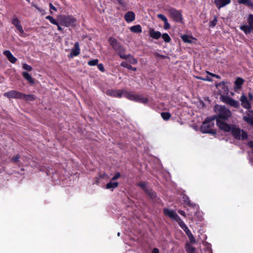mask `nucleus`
I'll list each match as a JSON object with an SVG mask.
<instances>
[{"label": "nucleus", "instance_id": "f257e3e1", "mask_svg": "<svg viewBox=\"0 0 253 253\" xmlns=\"http://www.w3.org/2000/svg\"><path fill=\"white\" fill-rule=\"evenodd\" d=\"M216 115L212 116L214 120L227 121L232 115L231 111L225 106L216 105L215 106Z\"/></svg>", "mask_w": 253, "mask_h": 253}, {"label": "nucleus", "instance_id": "f03ea898", "mask_svg": "<svg viewBox=\"0 0 253 253\" xmlns=\"http://www.w3.org/2000/svg\"><path fill=\"white\" fill-rule=\"evenodd\" d=\"M3 95L9 99H19L27 102L33 101L36 99V96L33 94H25L20 91L14 90L5 92Z\"/></svg>", "mask_w": 253, "mask_h": 253}, {"label": "nucleus", "instance_id": "7ed1b4c3", "mask_svg": "<svg viewBox=\"0 0 253 253\" xmlns=\"http://www.w3.org/2000/svg\"><path fill=\"white\" fill-rule=\"evenodd\" d=\"M213 121H214V118H212V117H208L205 119L200 127V130L203 133L215 135V130L212 128L214 126Z\"/></svg>", "mask_w": 253, "mask_h": 253}, {"label": "nucleus", "instance_id": "20e7f679", "mask_svg": "<svg viewBox=\"0 0 253 253\" xmlns=\"http://www.w3.org/2000/svg\"><path fill=\"white\" fill-rule=\"evenodd\" d=\"M109 43L112 46V47L117 51H118L120 54V56L122 58L126 59L127 58H128L129 59L131 58L133 61L132 63H135L136 61L135 60L131 57V56H126L123 54L122 52L124 51V49L123 47L121 45V44L118 42V41L112 38L111 37L109 39Z\"/></svg>", "mask_w": 253, "mask_h": 253}, {"label": "nucleus", "instance_id": "39448f33", "mask_svg": "<svg viewBox=\"0 0 253 253\" xmlns=\"http://www.w3.org/2000/svg\"><path fill=\"white\" fill-rule=\"evenodd\" d=\"M60 24L65 27H75L76 25L77 19L72 15H60L57 16Z\"/></svg>", "mask_w": 253, "mask_h": 253}, {"label": "nucleus", "instance_id": "423d86ee", "mask_svg": "<svg viewBox=\"0 0 253 253\" xmlns=\"http://www.w3.org/2000/svg\"><path fill=\"white\" fill-rule=\"evenodd\" d=\"M125 97L133 101L146 104L148 103L149 99L147 97H143L142 95L133 94L130 92H125Z\"/></svg>", "mask_w": 253, "mask_h": 253}, {"label": "nucleus", "instance_id": "0eeeda50", "mask_svg": "<svg viewBox=\"0 0 253 253\" xmlns=\"http://www.w3.org/2000/svg\"><path fill=\"white\" fill-rule=\"evenodd\" d=\"M233 137L237 140H246L248 138L247 133L239 127H237L235 125L232 126L230 130Z\"/></svg>", "mask_w": 253, "mask_h": 253}, {"label": "nucleus", "instance_id": "6e6552de", "mask_svg": "<svg viewBox=\"0 0 253 253\" xmlns=\"http://www.w3.org/2000/svg\"><path fill=\"white\" fill-rule=\"evenodd\" d=\"M170 17L175 21L182 23L183 17L181 11L174 8H170L168 10Z\"/></svg>", "mask_w": 253, "mask_h": 253}, {"label": "nucleus", "instance_id": "1a4fd4ad", "mask_svg": "<svg viewBox=\"0 0 253 253\" xmlns=\"http://www.w3.org/2000/svg\"><path fill=\"white\" fill-rule=\"evenodd\" d=\"M248 25H244L240 26V29L244 32L246 34H248L251 33L253 30V15L250 14L248 16Z\"/></svg>", "mask_w": 253, "mask_h": 253}, {"label": "nucleus", "instance_id": "9d476101", "mask_svg": "<svg viewBox=\"0 0 253 253\" xmlns=\"http://www.w3.org/2000/svg\"><path fill=\"white\" fill-rule=\"evenodd\" d=\"M221 100L230 105L232 107H233L236 108H238L240 107V104L238 101H236L231 97L225 96V95H221L220 96Z\"/></svg>", "mask_w": 253, "mask_h": 253}, {"label": "nucleus", "instance_id": "9b49d317", "mask_svg": "<svg viewBox=\"0 0 253 253\" xmlns=\"http://www.w3.org/2000/svg\"><path fill=\"white\" fill-rule=\"evenodd\" d=\"M127 92L125 90H113L108 89L106 91V94L113 97L121 98L124 95L125 97V92Z\"/></svg>", "mask_w": 253, "mask_h": 253}, {"label": "nucleus", "instance_id": "f8f14e48", "mask_svg": "<svg viewBox=\"0 0 253 253\" xmlns=\"http://www.w3.org/2000/svg\"><path fill=\"white\" fill-rule=\"evenodd\" d=\"M163 212L165 215L169 216L173 220L175 221L180 220V217L174 211L170 210L167 208H165L163 210Z\"/></svg>", "mask_w": 253, "mask_h": 253}, {"label": "nucleus", "instance_id": "ddd939ff", "mask_svg": "<svg viewBox=\"0 0 253 253\" xmlns=\"http://www.w3.org/2000/svg\"><path fill=\"white\" fill-rule=\"evenodd\" d=\"M246 115L243 118V120L247 124L253 126V110H249L246 112Z\"/></svg>", "mask_w": 253, "mask_h": 253}, {"label": "nucleus", "instance_id": "4468645a", "mask_svg": "<svg viewBox=\"0 0 253 253\" xmlns=\"http://www.w3.org/2000/svg\"><path fill=\"white\" fill-rule=\"evenodd\" d=\"M225 121H216V125L221 130L225 132L230 131L232 126L229 125L224 122Z\"/></svg>", "mask_w": 253, "mask_h": 253}, {"label": "nucleus", "instance_id": "2eb2a0df", "mask_svg": "<svg viewBox=\"0 0 253 253\" xmlns=\"http://www.w3.org/2000/svg\"><path fill=\"white\" fill-rule=\"evenodd\" d=\"M11 22L12 24L15 26L17 30L20 33L21 35L24 34V31L20 24V21L16 17H15L12 19Z\"/></svg>", "mask_w": 253, "mask_h": 253}, {"label": "nucleus", "instance_id": "dca6fc26", "mask_svg": "<svg viewBox=\"0 0 253 253\" xmlns=\"http://www.w3.org/2000/svg\"><path fill=\"white\" fill-rule=\"evenodd\" d=\"M240 100L243 107L247 109H250L251 108V104L245 95L243 94L241 96Z\"/></svg>", "mask_w": 253, "mask_h": 253}, {"label": "nucleus", "instance_id": "f3484780", "mask_svg": "<svg viewBox=\"0 0 253 253\" xmlns=\"http://www.w3.org/2000/svg\"><path fill=\"white\" fill-rule=\"evenodd\" d=\"M231 2V0H214V3L218 9L224 7Z\"/></svg>", "mask_w": 253, "mask_h": 253}, {"label": "nucleus", "instance_id": "a211bd4d", "mask_svg": "<svg viewBox=\"0 0 253 253\" xmlns=\"http://www.w3.org/2000/svg\"><path fill=\"white\" fill-rule=\"evenodd\" d=\"M216 86L217 88H219V91L220 92V93H227L228 88L226 86L225 83L224 81L216 84Z\"/></svg>", "mask_w": 253, "mask_h": 253}, {"label": "nucleus", "instance_id": "6ab92c4d", "mask_svg": "<svg viewBox=\"0 0 253 253\" xmlns=\"http://www.w3.org/2000/svg\"><path fill=\"white\" fill-rule=\"evenodd\" d=\"M157 17L162 20L164 22V28L165 30L169 29L170 27V24L169 23L167 17L162 14H158Z\"/></svg>", "mask_w": 253, "mask_h": 253}, {"label": "nucleus", "instance_id": "aec40b11", "mask_svg": "<svg viewBox=\"0 0 253 253\" xmlns=\"http://www.w3.org/2000/svg\"><path fill=\"white\" fill-rule=\"evenodd\" d=\"M149 36L154 39H159L161 36V33L159 31H155L154 29L150 28L149 30Z\"/></svg>", "mask_w": 253, "mask_h": 253}, {"label": "nucleus", "instance_id": "412c9836", "mask_svg": "<svg viewBox=\"0 0 253 253\" xmlns=\"http://www.w3.org/2000/svg\"><path fill=\"white\" fill-rule=\"evenodd\" d=\"M124 18L127 22H132L135 20V14L132 11H128L125 15Z\"/></svg>", "mask_w": 253, "mask_h": 253}, {"label": "nucleus", "instance_id": "4be33fe9", "mask_svg": "<svg viewBox=\"0 0 253 253\" xmlns=\"http://www.w3.org/2000/svg\"><path fill=\"white\" fill-rule=\"evenodd\" d=\"M3 54L11 63H13L16 62L17 59L13 56L10 51L5 50L3 52Z\"/></svg>", "mask_w": 253, "mask_h": 253}, {"label": "nucleus", "instance_id": "5701e85b", "mask_svg": "<svg viewBox=\"0 0 253 253\" xmlns=\"http://www.w3.org/2000/svg\"><path fill=\"white\" fill-rule=\"evenodd\" d=\"M181 38L184 42L189 43H193L196 40L195 38L186 35L181 36Z\"/></svg>", "mask_w": 253, "mask_h": 253}, {"label": "nucleus", "instance_id": "b1692460", "mask_svg": "<svg viewBox=\"0 0 253 253\" xmlns=\"http://www.w3.org/2000/svg\"><path fill=\"white\" fill-rule=\"evenodd\" d=\"M23 77L30 84H34V79L27 72H23L22 73Z\"/></svg>", "mask_w": 253, "mask_h": 253}, {"label": "nucleus", "instance_id": "393cba45", "mask_svg": "<svg viewBox=\"0 0 253 253\" xmlns=\"http://www.w3.org/2000/svg\"><path fill=\"white\" fill-rule=\"evenodd\" d=\"M80 53V48L79 44L78 42H76L74 45V48L72 49L70 56L72 57L73 56H77Z\"/></svg>", "mask_w": 253, "mask_h": 253}, {"label": "nucleus", "instance_id": "a878e982", "mask_svg": "<svg viewBox=\"0 0 253 253\" xmlns=\"http://www.w3.org/2000/svg\"><path fill=\"white\" fill-rule=\"evenodd\" d=\"M182 199L183 202L189 207L194 208L197 206L196 204L191 203V201L189 199V198L186 195H184L183 196Z\"/></svg>", "mask_w": 253, "mask_h": 253}, {"label": "nucleus", "instance_id": "bb28decb", "mask_svg": "<svg viewBox=\"0 0 253 253\" xmlns=\"http://www.w3.org/2000/svg\"><path fill=\"white\" fill-rule=\"evenodd\" d=\"M131 32L135 33H140L142 32V28L140 25H136L129 28Z\"/></svg>", "mask_w": 253, "mask_h": 253}, {"label": "nucleus", "instance_id": "cd10ccee", "mask_svg": "<svg viewBox=\"0 0 253 253\" xmlns=\"http://www.w3.org/2000/svg\"><path fill=\"white\" fill-rule=\"evenodd\" d=\"M244 80L240 77L236 78L235 82V87L237 89H240L243 84Z\"/></svg>", "mask_w": 253, "mask_h": 253}, {"label": "nucleus", "instance_id": "c85d7f7f", "mask_svg": "<svg viewBox=\"0 0 253 253\" xmlns=\"http://www.w3.org/2000/svg\"><path fill=\"white\" fill-rule=\"evenodd\" d=\"M119 185V182H112V181H110L109 183H108L106 185V188L108 189H115L118 187Z\"/></svg>", "mask_w": 253, "mask_h": 253}, {"label": "nucleus", "instance_id": "c756f323", "mask_svg": "<svg viewBox=\"0 0 253 253\" xmlns=\"http://www.w3.org/2000/svg\"><path fill=\"white\" fill-rule=\"evenodd\" d=\"M185 250L187 253H196V249L190 245L189 243L185 244Z\"/></svg>", "mask_w": 253, "mask_h": 253}, {"label": "nucleus", "instance_id": "7c9ffc66", "mask_svg": "<svg viewBox=\"0 0 253 253\" xmlns=\"http://www.w3.org/2000/svg\"><path fill=\"white\" fill-rule=\"evenodd\" d=\"M153 200H155L157 197L156 193L152 189H148L145 192Z\"/></svg>", "mask_w": 253, "mask_h": 253}, {"label": "nucleus", "instance_id": "2f4dec72", "mask_svg": "<svg viewBox=\"0 0 253 253\" xmlns=\"http://www.w3.org/2000/svg\"><path fill=\"white\" fill-rule=\"evenodd\" d=\"M238 3L253 8V2L251 0H238Z\"/></svg>", "mask_w": 253, "mask_h": 253}, {"label": "nucleus", "instance_id": "473e14b6", "mask_svg": "<svg viewBox=\"0 0 253 253\" xmlns=\"http://www.w3.org/2000/svg\"><path fill=\"white\" fill-rule=\"evenodd\" d=\"M161 115L162 118L165 121L169 120L171 116L170 113L169 112H162Z\"/></svg>", "mask_w": 253, "mask_h": 253}, {"label": "nucleus", "instance_id": "72a5a7b5", "mask_svg": "<svg viewBox=\"0 0 253 253\" xmlns=\"http://www.w3.org/2000/svg\"><path fill=\"white\" fill-rule=\"evenodd\" d=\"M137 186L140 187L144 192H145L148 190V188L146 187V183L145 182L138 183L137 184Z\"/></svg>", "mask_w": 253, "mask_h": 253}, {"label": "nucleus", "instance_id": "f704fd0d", "mask_svg": "<svg viewBox=\"0 0 253 253\" xmlns=\"http://www.w3.org/2000/svg\"><path fill=\"white\" fill-rule=\"evenodd\" d=\"M45 18L47 20H48L51 23H52V24H54V25H58V22L55 19L53 18V17L51 16H47Z\"/></svg>", "mask_w": 253, "mask_h": 253}, {"label": "nucleus", "instance_id": "c9c22d12", "mask_svg": "<svg viewBox=\"0 0 253 253\" xmlns=\"http://www.w3.org/2000/svg\"><path fill=\"white\" fill-rule=\"evenodd\" d=\"M162 37L163 39L164 40V41L167 42H169L171 40L170 37L167 33L163 34L162 35Z\"/></svg>", "mask_w": 253, "mask_h": 253}, {"label": "nucleus", "instance_id": "e433bc0d", "mask_svg": "<svg viewBox=\"0 0 253 253\" xmlns=\"http://www.w3.org/2000/svg\"><path fill=\"white\" fill-rule=\"evenodd\" d=\"M179 225V226L183 230L187 227V225L184 223V222L182 220L181 218L180 217L179 220L176 221Z\"/></svg>", "mask_w": 253, "mask_h": 253}, {"label": "nucleus", "instance_id": "4c0bfd02", "mask_svg": "<svg viewBox=\"0 0 253 253\" xmlns=\"http://www.w3.org/2000/svg\"><path fill=\"white\" fill-rule=\"evenodd\" d=\"M121 65L128 70H131L133 71H135L136 70V68L132 67L131 64H121Z\"/></svg>", "mask_w": 253, "mask_h": 253}, {"label": "nucleus", "instance_id": "58836bf2", "mask_svg": "<svg viewBox=\"0 0 253 253\" xmlns=\"http://www.w3.org/2000/svg\"><path fill=\"white\" fill-rule=\"evenodd\" d=\"M217 21V17L216 16H215L214 17L213 20L210 22V24H209L210 27L211 28L214 27L216 25Z\"/></svg>", "mask_w": 253, "mask_h": 253}, {"label": "nucleus", "instance_id": "ea45409f", "mask_svg": "<svg viewBox=\"0 0 253 253\" xmlns=\"http://www.w3.org/2000/svg\"><path fill=\"white\" fill-rule=\"evenodd\" d=\"M187 236L190 240V242L191 243L194 244L196 243V239H195L194 236H193V235L192 234V233L190 234L189 235H188Z\"/></svg>", "mask_w": 253, "mask_h": 253}, {"label": "nucleus", "instance_id": "a19ab883", "mask_svg": "<svg viewBox=\"0 0 253 253\" xmlns=\"http://www.w3.org/2000/svg\"><path fill=\"white\" fill-rule=\"evenodd\" d=\"M22 68L24 70H26L28 71H31L33 69L32 67L31 66L29 65L28 64H23Z\"/></svg>", "mask_w": 253, "mask_h": 253}, {"label": "nucleus", "instance_id": "79ce46f5", "mask_svg": "<svg viewBox=\"0 0 253 253\" xmlns=\"http://www.w3.org/2000/svg\"><path fill=\"white\" fill-rule=\"evenodd\" d=\"M20 159V156L19 155L17 154L15 156H14L11 159V161L13 163H16L19 161V159Z\"/></svg>", "mask_w": 253, "mask_h": 253}, {"label": "nucleus", "instance_id": "37998d69", "mask_svg": "<svg viewBox=\"0 0 253 253\" xmlns=\"http://www.w3.org/2000/svg\"><path fill=\"white\" fill-rule=\"evenodd\" d=\"M121 176V174L120 172H118L115 173L114 176L112 178L111 181H114L116 179H118Z\"/></svg>", "mask_w": 253, "mask_h": 253}, {"label": "nucleus", "instance_id": "c03bdc74", "mask_svg": "<svg viewBox=\"0 0 253 253\" xmlns=\"http://www.w3.org/2000/svg\"><path fill=\"white\" fill-rule=\"evenodd\" d=\"M90 65H97L98 69L101 71V72L104 71V68L103 67V64H89Z\"/></svg>", "mask_w": 253, "mask_h": 253}, {"label": "nucleus", "instance_id": "a18cd8bd", "mask_svg": "<svg viewBox=\"0 0 253 253\" xmlns=\"http://www.w3.org/2000/svg\"><path fill=\"white\" fill-rule=\"evenodd\" d=\"M33 6L40 12L42 13V14H45V11L42 8L39 7L37 5H33Z\"/></svg>", "mask_w": 253, "mask_h": 253}, {"label": "nucleus", "instance_id": "49530a36", "mask_svg": "<svg viewBox=\"0 0 253 253\" xmlns=\"http://www.w3.org/2000/svg\"><path fill=\"white\" fill-rule=\"evenodd\" d=\"M118 3L122 6H125L126 3L124 0H117Z\"/></svg>", "mask_w": 253, "mask_h": 253}, {"label": "nucleus", "instance_id": "de8ad7c7", "mask_svg": "<svg viewBox=\"0 0 253 253\" xmlns=\"http://www.w3.org/2000/svg\"><path fill=\"white\" fill-rule=\"evenodd\" d=\"M183 230L187 236L189 235L190 234L192 233L191 231L188 228V227L185 229H183Z\"/></svg>", "mask_w": 253, "mask_h": 253}, {"label": "nucleus", "instance_id": "09e8293b", "mask_svg": "<svg viewBox=\"0 0 253 253\" xmlns=\"http://www.w3.org/2000/svg\"><path fill=\"white\" fill-rule=\"evenodd\" d=\"M49 5L50 9H52L55 11H57L56 8L52 3H50Z\"/></svg>", "mask_w": 253, "mask_h": 253}, {"label": "nucleus", "instance_id": "8fccbe9b", "mask_svg": "<svg viewBox=\"0 0 253 253\" xmlns=\"http://www.w3.org/2000/svg\"><path fill=\"white\" fill-rule=\"evenodd\" d=\"M199 79L204 81H207L210 82H211L212 81L211 79L209 78L208 77H207L206 78H199Z\"/></svg>", "mask_w": 253, "mask_h": 253}, {"label": "nucleus", "instance_id": "3c124183", "mask_svg": "<svg viewBox=\"0 0 253 253\" xmlns=\"http://www.w3.org/2000/svg\"><path fill=\"white\" fill-rule=\"evenodd\" d=\"M98 62V59H93V60H90L89 61H88V63H92V64L97 63Z\"/></svg>", "mask_w": 253, "mask_h": 253}, {"label": "nucleus", "instance_id": "603ef678", "mask_svg": "<svg viewBox=\"0 0 253 253\" xmlns=\"http://www.w3.org/2000/svg\"><path fill=\"white\" fill-rule=\"evenodd\" d=\"M152 253H160L159 250L158 249L155 248L152 250Z\"/></svg>", "mask_w": 253, "mask_h": 253}, {"label": "nucleus", "instance_id": "864d4df0", "mask_svg": "<svg viewBox=\"0 0 253 253\" xmlns=\"http://www.w3.org/2000/svg\"><path fill=\"white\" fill-rule=\"evenodd\" d=\"M178 213L183 216H185V212L183 211H178Z\"/></svg>", "mask_w": 253, "mask_h": 253}, {"label": "nucleus", "instance_id": "5fc2aeb1", "mask_svg": "<svg viewBox=\"0 0 253 253\" xmlns=\"http://www.w3.org/2000/svg\"><path fill=\"white\" fill-rule=\"evenodd\" d=\"M249 146L253 149V140L250 141L248 143Z\"/></svg>", "mask_w": 253, "mask_h": 253}, {"label": "nucleus", "instance_id": "6e6d98bb", "mask_svg": "<svg viewBox=\"0 0 253 253\" xmlns=\"http://www.w3.org/2000/svg\"><path fill=\"white\" fill-rule=\"evenodd\" d=\"M248 96H249V99L252 100H253V96L252 95V93L250 92L248 94Z\"/></svg>", "mask_w": 253, "mask_h": 253}, {"label": "nucleus", "instance_id": "4d7b16f0", "mask_svg": "<svg viewBox=\"0 0 253 253\" xmlns=\"http://www.w3.org/2000/svg\"><path fill=\"white\" fill-rule=\"evenodd\" d=\"M57 26L58 30L60 31H63V28L61 27V26L59 25V23H58V25H56Z\"/></svg>", "mask_w": 253, "mask_h": 253}, {"label": "nucleus", "instance_id": "13d9d810", "mask_svg": "<svg viewBox=\"0 0 253 253\" xmlns=\"http://www.w3.org/2000/svg\"><path fill=\"white\" fill-rule=\"evenodd\" d=\"M207 73L209 75H210L212 77H214V75H215V74H214L213 73H211L209 72H207Z\"/></svg>", "mask_w": 253, "mask_h": 253}, {"label": "nucleus", "instance_id": "bf43d9fd", "mask_svg": "<svg viewBox=\"0 0 253 253\" xmlns=\"http://www.w3.org/2000/svg\"><path fill=\"white\" fill-rule=\"evenodd\" d=\"M214 77H215L216 78H217V79L220 78V77L219 75H216V74L215 75H214Z\"/></svg>", "mask_w": 253, "mask_h": 253}, {"label": "nucleus", "instance_id": "052dcab7", "mask_svg": "<svg viewBox=\"0 0 253 253\" xmlns=\"http://www.w3.org/2000/svg\"><path fill=\"white\" fill-rule=\"evenodd\" d=\"M106 175L105 173H104L103 175H100L99 176L102 178H104V176Z\"/></svg>", "mask_w": 253, "mask_h": 253}, {"label": "nucleus", "instance_id": "680f3d73", "mask_svg": "<svg viewBox=\"0 0 253 253\" xmlns=\"http://www.w3.org/2000/svg\"><path fill=\"white\" fill-rule=\"evenodd\" d=\"M120 233H118V236H120Z\"/></svg>", "mask_w": 253, "mask_h": 253}]
</instances>
